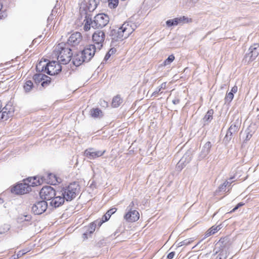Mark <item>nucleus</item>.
Returning a JSON list of instances; mask_svg holds the SVG:
<instances>
[{
  "mask_svg": "<svg viewBox=\"0 0 259 259\" xmlns=\"http://www.w3.org/2000/svg\"><path fill=\"white\" fill-rule=\"evenodd\" d=\"M53 55L57 58L58 62L60 63L67 64L71 60L72 53L68 44L61 42L54 47Z\"/></svg>",
  "mask_w": 259,
  "mask_h": 259,
  "instance_id": "1",
  "label": "nucleus"
},
{
  "mask_svg": "<svg viewBox=\"0 0 259 259\" xmlns=\"http://www.w3.org/2000/svg\"><path fill=\"white\" fill-rule=\"evenodd\" d=\"M135 30V25L132 23H124L117 30L111 31L112 39L115 41L122 40L127 38Z\"/></svg>",
  "mask_w": 259,
  "mask_h": 259,
  "instance_id": "2",
  "label": "nucleus"
},
{
  "mask_svg": "<svg viewBox=\"0 0 259 259\" xmlns=\"http://www.w3.org/2000/svg\"><path fill=\"white\" fill-rule=\"evenodd\" d=\"M79 190V185L77 183L73 182L63 188L62 195L67 201H71L76 197Z\"/></svg>",
  "mask_w": 259,
  "mask_h": 259,
  "instance_id": "3",
  "label": "nucleus"
},
{
  "mask_svg": "<svg viewBox=\"0 0 259 259\" xmlns=\"http://www.w3.org/2000/svg\"><path fill=\"white\" fill-rule=\"evenodd\" d=\"M109 22V17L105 14H98L93 21V28L95 29L105 26Z\"/></svg>",
  "mask_w": 259,
  "mask_h": 259,
  "instance_id": "4",
  "label": "nucleus"
},
{
  "mask_svg": "<svg viewBox=\"0 0 259 259\" xmlns=\"http://www.w3.org/2000/svg\"><path fill=\"white\" fill-rule=\"evenodd\" d=\"M40 198L45 201L51 200L56 195L55 190L50 186H44L39 192Z\"/></svg>",
  "mask_w": 259,
  "mask_h": 259,
  "instance_id": "5",
  "label": "nucleus"
},
{
  "mask_svg": "<svg viewBox=\"0 0 259 259\" xmlns=\"http://www.w3.org/2000/svg\"><path fill=\"white\" fill-rule=\"evenodd\" d=\"M60 63L58 61H50L47 64L45 71L50 75H55L58 74L62 69Z\"/></svg>",
  "mask_w": 259,
  "mask_h": 259,
  "instance_id": "6",
  "label": "nucleus"
},
{
  "mask_svg": "<svg viewBox=\"0 0 259 259\" xmlns=\"http://www.w3.org/2000/svg\"><path fill=\"white\" fill-rule=\"evenodd\" d=\"M105 37V34L103 31H95L92 35V40L94 44L93 45H95L97 49L100 50L103 47Z\"/></svg>",
  "mask_w": 259,
  "mask_h": 259,
  "instance_id": "7",
  "label": "nucleus"
},
{
  "mask_svg": "<svg viewBox=\"0 0 259 259\" xmlns=\"http://www.w3.org/2000/svg\"><path fill=\"white\" fill-rule=\"evenodd\" d=\"M33 79L36 84L40 83L42 88L47 87L51 82V77L42 73L35 74Z\"/></svg>",
  "mask_w": 259,
  "mask_h": 259,
  "instance_id": "8",
  "label": "nucleus"
},
{
  "mask_svg": "<svg viewBox=\"0 0 259 259\" xmlns=\"http://www.w3.org/2000/svg\"><path fill=\"white\" fill-rule=\"evenodd\" d=\"M123 218L128 223L136 222L140 219V213L137 210L129 208L124 214Z\"/></svg>",
  "mask_w": 259,
  "mask_h": 259,
  "instance_id": "9",
  "label": "nucleus"
},
{
  "mask_svg": "<svg viewBox=\"0 0 259 259\" xmlns=\"http://www.w3.org/2000/svg\"><path fill=\"white\" fill-rule=\"evenodd\" d=\"M48 207L46 201L42 200L36 202L32 207V210L35 214H40L44 212Z\"/></svg>",
  "mask_w": 259,
  "mask_h": 259,
  "instance_id": "10",
  "label": "nucleus"
},
{
  "mask_svg": "<svg viewBox=\"0 0 259 259\" xmlns=\"http://www.w3.org/2000/svg\"><path fill=\"white\" fill-rule=\"evenodd\" d=\"M96 49H97L95 45H89L81 51L86 61H90L94 57Z\"/></svg>",
  "mask_w": 259,
  "mask_h": 259,
  "instance_id": "11",
  "label": "nucleus"
},
{
  "mask_svg": "<svg viewBox=\"0 0 259 259\" xmlns=\"http://www.w3.org/2000/svg\"><path fill=\"white\" fill-rule=\"evenodd\" d=\"M30 189L29 184L21 183L14 186L12 188L11 191L16 194H24L28 192Z\"/></svg>",
  "mask_w": 259,
  "mask_h": 259,
  "instance_id": "12",
  "label": "nucleus"
},
{
  "mask_svg": "<svg viewBox=\"0 0 259 259\" xmlns=\"http://www.w3.org/2000/svg\"><path fill=\"white\" fill-rule=\"evenodd\" d=\"M82 37L81 34L79 32H75L71 34L68 39V44L75 47L78 45L82 41Z\"/></svg>",
  "mask_w": 259,
  "mask_h": 259,
  "instance_id": "13",
  "label": "nucleus"
},
{
  "mask_svg": "<svg viewBox=\"0 0 259 259\" xmlns=\"http://www.w3.org/2000/svg\"><path fill=\"white\" fill-rule=\"evenodd\" d=\"M105 152V150L94 151L93 148H89L84 151V155L91 159H93L102 156Z\"/></svg>",
  "mask_w": 259,
  "mask_h": 259,
  "instance_id": "14",
  "label": "nucleus"
},
{
  "mask_svg": "<svg viewBox=\"0 0 259 259\" xmlns=\"http://www.w3.org/2000/svg\"><path fill=\"white\" fill-rule=\"evenodd\" d=\"M47 183L55 185L60 183L61 179L57 176L52 173H46L43 177Z\"/></svg>",
  "mask_w": 259,
  "mask_h": 259,
  "instance_id": "15",
  "label": "nucleus"
},
{
  "mask_svg": "<svg viewBox=\"0 0 259 259\" xmlns=\"http://www.w3.org/2000/svg\"><path fill=\"white\" fill-rule=\"evenodd\" d=\"M72 63L75 66H79L86 61L81 52H77L72 56Z\"/></svg>",
  "mask_w": 259,
  "mask_h": 259,
  "instance_id": "16",
  "label": "nucleus"
},
{
  "mask_svg": "<svg viewBox=\"0 0 259 259\" xmlns=\"http://www.w3.org/2000/svg\"><path fill=\"white\" fill-rule=\"evenodd\" d=\"M65 198L64 196H54L52 199V201L50 202V204L52 206L54 207H58L62 205L65 201Z\"/></svg>",
  "mask_w": 259,
  "mask_h": 259,
  "instance_id": "17",
  "label": "nucleus"
},
{
  "mask_svg": "<svg viewBox=\"0 0 259 259\" xmlns=\"http://www.w3.org/2000/svg\"><path fill=\"white\" fill-rule=\"evenodd\" d=\"M90 115L94 118H100L103 117V113L99 108H93L90 110Z\"/></svg>",
  "mask_w": 259,
  "mask_h": 259,
  "instance_id": "18",
  "label": "nucleus"
},
{
  "mask_svg": "<svg viewBox=\"0 0 259 259\" xmlns=\"http://www.w3.org/2000/svg\"><path fill=\"white\" fill-rule=\"evenodd\" d=\"M122 102V99L120 95H117L113 98L111 102V106L113 108H117L120 106Z\"/></svg>",
  "mask_w": 259,
  "mask_h": 259,
  "instance_id": "19",
  "label": "nucleus"
},
{
  "mask_svg": "<svg viewBox=\"0 0 259 259\" xmlns=\"http://www.w3.org/2000/svg\"><path fill=\"white\" fill-rule=\"evenodd\" d=\"M34 88L33 82L30 80L25 81L23 85V89L26 93L30 92Z\"/></svg>",
  "mask_w": 259,
  "mask_h": 259,
  "instance_id": "20",
  "label": "nucleus"
},
{
  "mask_svg": "<svg viewBox=\"0 0 259 259\" xmlns=\"http://www.w3.org/2000/svg\"><path fill=\"white\" fill-rule=\"evenodd\" d=\"M83 29L84 31H89L91 28V26L93 27V21H92V19L91 18L86 17L83 21Z\"/></svg>",
  "mask_w": 259,
  "mask_h": 259,
  "instance_id": "21",
  "label": "nucleus"
},
{
  "mask_svg": "<svg viewBox=\"0 0 259 259\" xmlns=\"http://www.w3.org/2000/svg\"><path fill=\"white\" fill-rule=\"evenodd\" d=\"M28 181L29 182L30 185H29V187L32 186H36L40 185L41 182L39 181V178L37 177H31L28 179Z\"/></svg>",
  "mask_w": 259,
  "mask_h": 259,
  "instance_id": "22",
  "label": "nucleus"
},
{
  "mask_svg": "<svg viewBox=\"0 0 259 259\" xmlns=\"http://www.w3.org/2000/svg\"><path fill=\"white\" fill-rule=\"evenodd\" d=\"M220 229L221 228L219 226H213L206 231L205 236L206 237H208L211 235H213L217 233L219 230H220Z\"/></svg>",
  "mask_w": 259,
  "mask_h": 259,
  "instance_id": "23",
  "label": "nucleus"
},
{
  "mask_svg": "<svg viewBox=\"0 0 259 259\" xmlns=\"http://www.w3.org/2000/svg\"><path fill=\"white\" fill-rule=\"evenodd\" d=\"M87 231H88L89 233L93 234V233L95 231L96 229V224L95 223H91L88 226H85L84 227Z\"/></svg>",
  "mask_w": 259,
  "mask_h": 259,
  "instance_id": "24",
  "label": "nucleus"
},
{
  "mask_svg": "<svg viewBox=\"0 0 259 259\" xmlns=\"http://www.w3.org/2000/svg\"><path fill=\"white\" fill-rule=\"evenodd\" d=\"M181 23L179 18H175L174 19L168 20L166 22V24L168 27H171L174 25H177L178 24Z\"/></svg>",
  "mask_w": 259,
  "mask_h": 259,
  "instance_id": "25",
  "label": "nucleus"
},
{
  "mask_svg": "<svg viewBox=\"0 0 259 259\" xmlns=\"http://www.w3.org/2000/svg\"><path fill=\"white\" fill-rule=\"evenodd\" d=\"M194 239L193 238L186 239L181 242H180L178 243V247H181L182 246H187L189 244H190L191 243H192L194 241Z\"/></svg>",
  "mask_w": 259,
  "mask_h": 259,
  "instance_id": "26",
  "label": "nucleus"
},
{
  "mask_svg": "<svg viewBox=\"0 0 259 259\" xmlns=\"http://www.w3.org/2000/svg\"><path fill=\"white\" fill-rule=\"evenodd\" d=\"M239 128L238 126L236 125L235 124H232L230 126L226 136H228L229 134L230 136H232L233 133L237 132Z\"/></svg>",
  "mask_w": 259,
  "mask_h": 259,
  "instance_id": "27",
  "label": "nucleus"
},
{
  "mask_svg": "<svg viewBox=\"0 0 259 259\" xmlns=\"http://www.w3.org/2000/svg\"><path fill=\"white\" fill-rule=\"evenodd\" d=\"M228 256V251L226 250H221L215 259H226Z\"/></svg>",
  "mask_w": 259,
  "mask_h": 259,
  "instance_id": "28",
  "label": "nucleus"
},
{
  "mask_svg": "<svg viewBox=\"0 0 259 259\" xmlns=\"http://www.w3.org/2000/svg\"><path fill=\"white\" fill-rule=\"evenodd\" d=\"M108 7L111 9L116 8L118 5V0H108Z\"/></svg>",
  "mask_w": 259,
  "mask_h": 259,
  "instance_id": "29",
  "label": "nucleus"
},
{
  "mask_svg": "<svg viewBox=\"0 0 259 259\" xmlns=\"http://www.w3.org/2000/svg\"><path fill=\"white\" fill-rule=\"evenodd\" d=\"M7 16V14L6 10L4 9L2 4L0 3V19L5 18Z\"/></svg>",
  "mask_w": 259,
  "mask_h": 259,
  "instance_id": "30",
  "label": "nucleus"
},
{
  "mask_svg": "<svg viewBox=\"0 0 259 259\" xmlns=\"http://www.w3.org/2000/svg\"><path fill=\"white\" fill-rule=\"evenodd\" d=\"M234 98V94L232 92H229L226 95L225 100L226 102H231Z\"/></svg>",
  "mask_w": 259,
  "mask_h": 259,
  "instance_id": "31",
  "label": "nucleus"
},
{
  "mask_svg": "<svg viewBox=\"0 0 259 259\" xmlns=\"http://www.w3.org/2000/svg\"><path fill=\"white\" fill-rule=\"evenodd\" d=\"M175 57L174 55H169L168 56V57L167 58V59H166L164 61V65H166L170 64L175 60Z\"/></svg>",
  "mask_w": 259,
  "mask_h": 259,
  "instance_id": "32",
  "label": "nucleus"
},
{
  "mask_svg": "<svg viewBox=\"0 0 259 259\" xmlns=\"http://www.w3.org/2000/svg\"><path fill=\"white\" fill-rule=\"evenodd\" d=\"M179 19H180V23H190L192 21L191 18H189L185 16L181 17L179 18Z\"/></svg>",
  "mask_w": 259,
  "mask_h": 259,
  "instance_id": "33",
  "label": "nucleus"
},
{
  "mask_svg": "<svg viewBox=\"0 0 259 259\" xmlns=\"http://www.w3.org/2000/svg\"><path fill=\"white\" fill-rule=\"evenodd\" d=\"M213 114V111L212 109L209 110L205 116V118L207 120L212 119V115Z\"/></svg>",
  "mask_w": 259,
  "mask_h": 259,
  "instance_id": "34",
  "label": "nucleus"
},
{
  "mask_svg": "<svg viewBox=\"0 0 259 259\" xmlns=\"http://www.w3.org/2000/svg\"><path fill=\"white\" fill-rule=\"evenodd\" d=\"M92 234L89 233L88 231L86 230V231L83 233L82 235V238L83 241H85L89 238H90L92 236Z\"/></svg>",
  "mask_w": 259,
  "mask_h": 259,
  "instance_id": "35",
  "label": "nucleus"
},
{
  "mask_svg": "<svg viewBox=\"0 0 259 259\" xmlns=\"http://www.w3.org/2000/svg\"><path fill=\"white\" fill-rule=\"evenodd\" d=\"M29 251V250L28 249H23V250L19 251L17 254V257L19 258L20 257H21L22 255L26 254V253H27Z\"/></svg>",
  "mask_w": 259,
  "mask_h": 259,
  "instance_id": "36",
  "label": "nucleus"
},
{
  "mask_svg": "<svg viewBox=\"0 0 259 259\" xmlns=\"http://www.w3.org/2000/svg\"><path fill=\"white\" fill-rule=\"evenodd\" d=\"M244 203L243 202H239L238 203L236 206L232 210H231L229 213H232L234 211H235L238 208H239L241 206H242L244 205Z\"/></svg>",
  "mask_w": 259,
  "mask_h": 259,
  "instance_id": "37",
  "label": "nucleus"
},
{
  "mask_svg": "<svg viewBox=\"0 0 259 259\" xmlns=\"http://www.w3.org/2000/svg\"><path fill=\"white\" fill-rule=\"evenodd\" d=\"M117 211V208L115 207L111 208L109 209L106 213H108V214L111 217L112 214H114Z\"/></svg>",
  "mask_w": 259,
  "mask_h": 259,
  "instance_id": "38",
  "label": "nucleus"
},
{
  "mask_svg": "<svg viewBox=\"0 0 259 259\" xmlns=\"http://www.w3.org/2000/svg\"><path fill=\"white\" fill-rule=\"evenodd\" d=\"M92 223H95L96 224V226L98 225V227H100L104 222L102 219H98Z\"/></svg>",
  "mask_w": 259,
  "mask_h": 259,
  "instance_id": "39",
  "label": "nucleus"
},
{
  "mask_svg": "<svg viewBox=\"0 0 259 259\" xmlns=\"http://www.w3.org/2000/svg\"><path fill=\"white\" fill-rule=\"evenodd\" d=\"M110 217H111L108 214V213H106L104 215H103L101 219L104 221V222L105 223L108 221Z\"/></svg>",
  "mask_w": 259,
  "mask_h": 259,
  "instance_id": "40",
  "label": "nucleus"
},
{
  "mask_svg": "<svg viewBox=\"0 0 259 259\" xmlns=\"http://www.w3.org/2000/svg\"><path fill=\"white\" fill-rule=\"evenodd\" d=\"M166 82H163L161 84L160 88L158 89V92H160L161 93V90L166 89Z\"/></svg>",
  "mask_w": 259,
  "mask_h": 259,
  "instance_id": "41",
  "label": "nucleus"
},
{
  "mask_svg": "<svg viewBox=\"0 0 259 259\" xmlns=\"http://www.w3.org/2000/svg\"><path fill=\"white\" fill-rule=\"evenodd\" d=\"M175 255V252L174 251H172L168 254V255L167 256V258L168 259H172L174 258Z\"/></svg>",
  "mask_w": 259,
  "mask_h": 259,
  "instance_id": "42",
  "label": "nucleus"
},
{
  "mask_svg": "<svg viewBox=\"0 0 259 259\" xmlns=\"http://www.w3.org/2000/svg\"><path fill=\"white\" fill-rule=\"evenodd\" d=\"M238 91V87L236 85H234L233 87L232 88L231 91L230 92H232L233 93H236Z\"/></svg>",
  "mask_w": 259,
  "mask_h": 259,
  "instance_id": "43",
  "label": "nucleus"
},
{
  "mask_svg": "<svg viewBox=\"0 0 259 259\" xmlns=\"http://www.w3.org/2000/svg\"><path fill=\"white\" fill-rule=\"evenodd\" d=\"M205 146L209 149L211 147V144L210 142L208 141L205 143Z\"/></svg>",
  "mask_w": 259,
  "mask_h": 259,
  "instance_id": "44",
  "label": "nucleus"
},
{
  "mask_svg": "<svg viewBox=\"0 0 259 259\" xmlns=\"http://www.w3.org/2000/svg\"><path fill=\"white\" fill-rule=\"evenodd\" d=\"M134 206H135V203H134V201H132V202H131V203L130 204V205H129V206H128V207H130V208L132 209V208H133V207H134Z\"/></svg>",
  "mask_w": 259,
  "mask_h": 259,
  "instance_id": "45",
  "label": "nucleus"
},
{
  "mask_svg": "<svg viewBox=\"0 0 259 259\" xmlns=\"http://www.w3.org/2000/svg\"><path fill=\"white\" fill-rule=\"evenodd\" d=\"M111 50H110V51L108 52V53L106 55L105 57V58L106 59H107H107L110 57V52H111Z\"/></svg>",
  "mask_w": 259,
  "mask_h": 259,
  "instance_id": "46",
  "label": "nucleus"
},
{
  "mask_svg": "<svg viewBox=\"0 0 259 259\" xmlns=\"http://www.w3.org/2000/svg\"><path fill=\"white\" fill-rule=\"evenodd\" d=\"M160 92H158V90L157 91H155V92H154L153 93V95L154 96H156L158 94V93H159Z\"/></svg>",
  "mask_w": 259,
  "mask_h": 259,
  "instance_id": "47",
  "label": "nucleus"
},
{
  "mask_svg": "<svg viewBox=\"0 0 259 259\" xmlns=\"http://www.w3.org/2000/svg\"><path fill=\"white\" fill-rule=\"evenodd\" d=\"M104 103L105 104V107H107L108 106V103L107 102L104 101Z\"/></svg>",
  "mask_w": 259,
  "mask_h": 259,
  "instance_id": "48",
  "label": "nucleus"
},
{
  "mask_svg": "<svg viewBox=\"0 0 259 259\" xmlns=\"http://www.w3.org/2000/svg\"><path fill=\"white\" fill-rule=\"evenodd\" d=\"M173 103H174V104H176V103H177V101H173Z\"/></svg>",
  "mask_w": 259,
  "mask_h": 259,
  "instance_id": "49",
  "label": "nucleus"
}]
</instances>
